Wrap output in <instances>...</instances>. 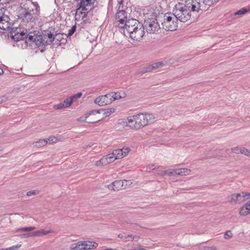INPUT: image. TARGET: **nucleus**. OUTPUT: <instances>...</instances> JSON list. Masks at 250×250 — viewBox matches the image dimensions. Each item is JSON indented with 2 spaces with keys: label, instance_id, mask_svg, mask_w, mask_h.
<instances>
[{
  "label": "nucleus",
  "instance_id": "1",
  "mask_svg": "<svg viewBox=\"0 0 250 250\" xmlns=\"http://www.w3.org/2000/svg\"><path fill=\"white\" fill-rule=\"evenodd\" d=\"M203 10L200 0H185V3L177 4L173 11L178 20L185 22L191 19L192 13L196 14Z\"/></svg>",
  "mask_w": 250,
  "mask_h": 250
},
{
  "label": "nucleus",
  "instance_id": "2",
  "mask_svg": "<svg viewBox=\"0 0 250 250\" xmlns=\"http://www.w3.org/2000/svg\"><path fill=\"white\" fill-rule=\"evenodd\" d=\"M155 119L153 114L139 113L128 116L126 120L121 119L120 123L131 129L138 130L153 123Z\"/></svg>",
  "mask_w": 250,
  "mask_h": 250
},
{
  "label": "nucleus",
  "instance_id": "3",
  "mask_svg": "<svg viewBox=\"0 0 250 250\" xmlns=\"http://www.w3.org/2000/svg\"><path fill=\"white\" fill-rule=\"evenodd\" d=\"M117 12L115 15V24L120 29L125 27L124 23L127 21L126 12L123 9V0H117Z\"/></svg>",
  "mask_w": 250,
  "mask_h": 250
},
{
  "label": "nucleus",
  "instance_id": "4",
  "mask_svg": "<svg viewBox=\"0 0 250 250\" xmlns=\"http://www.w3.org/2000/svg\"><path fill=\"white\" fill-rule=\"evenodd\" d=\"M177 21L174 13H166L164 16V20L162 23L163 29L167 31H174L177 27Z\"/></svg>",
  "mask_w": 250,
  "mask_h": 250
},
{
  "label": "nucleus",
  "instance_id": "5",
  "mask_svg": "<svg viewBox=\"0 0 250 250\" xmlns=\"http://www.w3.org/2000/svg\"><path fill=\"white\" fill-rule=\"evenodd\" d=\"M95 0H82L80 2V7L76 10L75 17L84 18L87 16L88 9L86 6H90L94 3Z\"/></svg>",
  "mask_w": 250,
  "mask_h": 250
},
{
  "label": "nucleus",
  "instance_id": "6",
  "mask_svg": "<svg viewBox=\"0 0 250 250\" xmlns=\"http://www.w3.org/2000/svg\"><path fill=\"white\" fill-rule=\"evenodd\" d=\"M42 38L41 35H37L30 33L27 35L25 39V42L27 45L33 47H39L42 44Z\"/></svg>",
  "mask_w": 250,
  "mask_h": 250
},
{
  "label": "nucleus",
  "instance_id": "7",
  "mask_svg": "<svg viewBox=\"0 0 250 250\" xmlns=\"http://www.w3.org/2000/svg\"><path fill=\"white\" fill-rule=\"evenodd\" d=\"M144 26L146 31L150 34H154L158 31L160 26L156 19L154 18L148 19L144 22Z\"/></svg>",
  "mask_w": 250,
  "mask_h": 250
},
{
  "label": "nucleus",
  "instance_id": "8",
  "mask_svg": "<svg viewBox=\"0 0 250 250\" xmlns=\"http://www.w3.org/2000/svg\"><path fill=\"white\" fill-rule=\"evenodd\" d=\"M249 199H250V193L242 192L231 195L229 201L231 203H240Z\"/></svg>",
  "mask_w": 250,
  "mask_h": 250
},
{
  "label": "nucleus",
  "instance_id": "9",
  "mask_svg": "<svg viewBox=\"0 0 250 250\" xmlns=\"http://www.w3.org/2000/svg\"><path fill=\"white\" fill-rule=\"evenodd\" d=\"M129 35L132 39L137 41H141L145 35L144 26L140 24V26L136 27Z\"/></svg>",
  "mask_w": 250,
  "mask_h": 250
},
{
  "label": "nucleus",
  "instance_id": "10",
  "mask_svg": "<svg viewBox=\"0 0 250 250\" xmlns=\"http://www.w3.org/2000/svg\"><path fill=\"white\" fill-rule=\"evenodd\" d=\"M129 183L130 181L127 180H117L108 185V188L114 190H119L125 188L127 184Z\"/></svg>",
  "mask_w": 250,
  "mask_h": 250
},
{
  "label": "nucleus",
  "instance_id": "11",
  "mask_svg": "<svg viewBox=\"0 0 250 250\" xmlns=\"http://www.w3.org/2000/svg\"><path fill=\"white\" fill-rule=\"evenodd\" d=\"M124 24H125V27L123 28H124L128 34L131 33L132 30H135V28L138 26H140V23L138 21L133 19H129L128 21H126Z\"/></svg>",
  "mask_w": 250,
  "mask_h": 250
},
{
  "label": "nucleus",
  "instance_id": "12",
  "mask_svg": "<svg viewBox=\"0 0 250 250\" xmlns=\"http://www.w3.org/2000/svg\"><path fill=\"white\" fill-rule=\"evenodd\" d=\"M109 93L105 95H102L97 97L95 100V104L100 106H104L105 105L110 104L112 103L111 98L109 97Z\"/></svg>",
  "mask_w": 250,
  "mask_h": 250
},
{
  "label": "nucleus",
  "instance_id": "13",
  "mask_svg": "<svg viewBox=\"0 0 250 250\" xmlns=\"http://www.w3.org/2000/svg\"><path fill=\"white\" fill-rule=\"evenodd\" d=\"M130 148L124 147L122 149H116L113 151L112 155H114L116 160L121 159L126 156L130 152Z\"/></svg>",
  "mask_w": 250,
  "mask_h": 250
},
{
  "label": "nucleus",
  "instance_id": "14",
  "mask_svg": "<svg viewBox=\"0 0 250 250\" xmlns=\"http://www.w3.org/2000/svg\"><path fill=\"white\" fill-rule=\"evenodd\" d=\"M115 111L114 108H108L105 110H93L90 112V115L91 116H99V114L102 113L103 116L102 117L103 118L108 117L112 113H114Z\"/></svg>",
  "mask_w": 250,
  "mask_h": 250
},
{
  "label": "nucleus",
  "instance_id": "15",
  "mask_svg": "<svg viewBox=\"0 0 250 250\" xmlns=\"http://www.w3.org/2000/svg\"><path fill=\"white\" fill-rule=\"evenodd\" d=\"M11 23L9 21V18L7 15H3L0 17V28L5 30L9 29Z\"/></svg>",
  "mask_w": 250,
  "mask_h": 250
},
{
  "label": "nucleus",
  "instance_id": "16",
  "mask_svg": "<svg viewBox=\"0 0 250 250\" xmlns=\"http://www.w3.org/2000/svg\"><path fill=\"white\" fill-rule=\"evenodd\" d=\"M52 232L53 231L51 229H40L38 231H33L32 232H28L27 233L24 234V235L25 237L41 236L42 235H45Z\"/></svg>",
  "mask_w": 250,
  "mask_h": 250
},
{
  "label": "nucleus",
  "instance_id": "17",
  "mask_svg": "<svg viewBox=\"0 0 250 250\" xmlns=\"http://www.w3.org/2000/svg\"><path fill=\"white\" fill-rule=\"evenodd\" d=\"M83 250H90L96 248L98 244L96 242L90 241H81Z\"/></svg>",
  "mask_w": 250,
  "mask_h": 250
},
{
  "label": "nucleus",
  "instance_id": "18",
  "mask_svg": "<svg viewBox=\"0 0 250 250\" xmlns=\"http://www.w3.org/2000/svg\"><path fill=\"white\" fill-rule=\"evenodd\" d=\"M26 34L24 33L23 32H11V37L12 39L16 42H18L20 40L26 39Z\"/></svg>",
  "mask_w": 250,
  "mask_h": 250
},
{
  "label": "nucleus",
  "instance_id": "19",
  "mask_svg": "<svg viewBox=\"0 0 250 250\" xmlns=\"http://www.w3.org/2000/svg\"><path fill=\"white\" fill-rule=\"evenodd\" d=\"M36 229L34 227H23L17 229L16 230V232H19L21 234L19 235L21 238H28L29 237L24 236V234L28 232H31V231Z\"/></svg>",
  "mask_w": 250,
  "mask_h": 250
},
{
  "label": "nucleus",
  "instance_id": "20",
  "mask_svg": "<svg viewBox=\"0 0 250 250\" xmlns=\"http://www.w3.org/2000/svg\"><path fill=\"white\" fill-rule=\"evenodd\" d=\"M126 94L124 92H111L109 93V97L111 98L112 102L116 100L124 98L126 97Z\"/></svg>",
  "mask_w": 250,
  "mask_h": 250
},
{
  "label": "nucleus",
  "instance_id": "21",
  "mask_svg": "<svg viewBox=\"0 0 250 250\" xmlns=\"http://www.w3.org/2000/svg\"><path fill=\"white\" fill-rule=\"evenodd\" d=\"M250 213V200L239 210V214L242 216H246Z\"/></svg>",
  "mask_w": 250,
  "mask_h": 250
},
{
  "label": "nucleus",
  "instance_id": "22",
  "mask_svg": "<svg viewBox=\"0 0 250 250\" xmlns=\"http://www.w3.org/2000/svg\"><path fill=\"white\" fill-rule=\"evenodd\" d=\"M231 152L236 154H243L245 155L248 154V149L245 147H234L231 148Z\"/></svg>",
  "mask_w": 250,
  "mask_h": 250
},
{
  "label": "nucleus",
  "instance_id": "23",
  "mask_svg": "<svg viewBox=\"0 0 250 250\" xmlns=\"http://www.w3.org/2000/svg\"><path fill=\"white\" fill-rule=\"evenodd\" d=\"M88 119L87 120V123H92V124L95 123L100 121V120H101L103 119L102 116H100V114H99V116H91L90 115V112L89 113H88Z\"/></svg>",
  "mask_w": 250,
  "mask_h": 250
},
{
  "label": "nucleus",
  "instance_id": "24",
  "mask_svg": "<svg viewBox=\"0 0 250 250\" xmlns=\"http://www.w3.org/2000/svg\"><path fill=\"white\" fill-rule=\"evenodd\" d=\"M103 157L104 158L105 165L112 163L115 160H116L115 157L113 155H112V152Z\"/></svg>",
  "mask_w": 250,
  "mask_h": 250
},
{
  "label": "nucleus",
  "instance_id": "25",
  "mask_svg": "<svg viewBox=\"0 0 250 250\" xmlns=\"http://www.w3.org/2000/svg\"><path fill=\"white\" fill-rule=\"evenodd\" d=\"M190 170L187 168H178V175L186 176L190 173Z\"/></svg>",
  "mask_w": 250,
  "mask_h": 250
},
{
  "label": "nucleus",
  "instance_id": "26",
  "mask_svg": "<svg viewBox=\"0 0 250 250\" xmlns=\"http://www.w3.org/2000/svg\"><path fill=\"white\" fill-rule=\"evenodd\" d=\"M118 237L125 241H129L134 240V237L132 235H127L126 234H120Z\"/></svg>",
  "mask_w": 250,
  "mask_h": 250
},
{
  "label": "nucleus",
  "instance_id": "27",
  "mask_svg": "<svg viewBox=\"0 0 250 250\" xmlns=\"http://www.w3.org/2000/svg\"><path fill=\"white\" fill-rule=\"evenodd\" d=\"M71 250H83L81 244V241H79L76 243L72 244L70 246Z\"/></svg>",
  "mask_w": 250,
  "mask_h": 250
},
{
  "label": "nucleus",
  "instance_id": "28",
  "mask_svg": "<svg viewBox=\"0 0 250 250\" xmlns=\"http://www.w3.org/2000/svg\"><path fill=\"white\" fill-rule=\"evenodd\" d=\"M47 143V141L45 139L40 140L35 143V146L38 147L44 146Z\"/></svg>",
  "mask_w": 250,
  "mask_h": 250
},
{
  "label": "nucleus",
  "instance_id": "29",
  "mask_svg": "<svg viewBox=\"0 0 250 250\" xmlns=\"http://www.w3.org/2000/svg\"><path fill=\"white\" fill-rule=\"evenodd\" d=\"M250 10V8H247V7L243 8L240 9L239 10H238V11H237L236 13H235L234 15H242L246 14V13L249 12Z\"/></svg>",
  "mask_w": 250,
  "mask_h": 250
},
{
  "label": "nucleus",
  "instance_id": "30",
  "mask_svg": "<svg viewBox=\"0 0 250 250\" xmlns=\"http://www.w3.org/2000/svg\"><path fill=\"white\" fill-rule=\"evenodd\" d=\"M60 137L56 136H50L47 139V142H49L50 144L56 143L60 140Z\"/></svg>",
  "mask_w": 250,
  "mask_h": 250
},
{
  "label": "nucleus",
  "instance_id": "31",
  "mask_svg": "<svg viewBox=\"0 0 250 250\" xmlns=\"http://www.w3.org/2000/svg\"><path fill=\"white\" fill-rule=\"evenodd\" d=\"M73 103L72 100L69 97L65 99L63 102L62 104L64 106V108L68 107L71 105Z\"/></svg>",
  "mask_w": 250,
  "mask_h": 250
},
{
  "label": "nucleus",
  "instance_id": "32",
  "mask_svg": "<svg viewBox=\"0 0 250 250\" xmlns=\"http://www.w3.org/2000/svg\"><path fill=\"white\" fill-rule=\"evenodd\" d=\"M163 65L164 62H162L154 63L151 65L152 69H157L158 68L162 67Z\"/></svg>",
  "mask_w": 250,
  "mask_h": 250
},
{
  "label": "nucleus",
  "instance_id": "33",
  "mask_svg": "<svg viewBox=\"0 0 250 250\" xmlns=\"http://www.w3.org/2000/svg\"><path fill=\"white\" fill-rule=\"evenodd\" d=\"M218 1L219 0H203V3L206 5L210 6Z\"/></svg>",
  "mask_w": 250,
  "mask_h": 250
},
{
  "label": "nucleus",
  "instance_id": "34",
  "mask_svg": "<svg viewBox=\"0 0 250 250\" xmlns=\"http://www.w3.org/2000/svg\"><path fill=\"white\" fill-rule=\"evenodd\" d=\"M33 18L32 15L29 12H26L24 14L23 19L27 21H30Z\"/></svg>",
  "mask_w": 250,
  "mask_h": 250
},
{
  "label": "nucleus",
  "instance_id": "35",
  "mask_svg": "<svg viewBox=\"0 0 250 250\" xmlns=\"http://www.w3.org/2000/svg\"><path fill=\"white\" fill-rule=\"evenodd\" d=\"M95 165L97 167H101L105 165L103 157H102L100 160L96 161Z\"/></svg>",
  "mask_w": 250,
  "mask_h": 250
},
{
  "label": "nucleus",
  "instance_id": "36",
  "mask_svg": "<svg viewBox=\"0 0 250 250\" xmlns=\"http://www.w3.org/2000/svg\"><path fill=\"white\" fill-rule=\"evenodd\" d=\"M170 170L169 169H168L167 170H164V171H159L158 173V174L160 175H161V176H164V175H168L170 176Z\"/></svg>",
  "mask_w": 250,
  "mask_h": 250
},
{
  "label": "nucleus",
  "instance_id": "37",
  "mask_svg": "<svg viewBox=\"0 0 250 250\" xmlns=\"http://www.w3.org/2000/svg\"><path fill=\"white\" fill-rule=\"evenodd\" d=\"M232 237V233L230 231H227L224 235V238L225 239H229Z\"/></svg>",
  "mask_w": 250,
  "mask_h": 250
},
{
  "label": "nucleus",
  "instance_id": "38",
  "mask_svg": "<svg viewBox=\"0 0 250 250\" xmlns=\"http://www.w3.org/2000/svg\"><path fill=\"white\" fill-rule=\"evenodd\" d=\"M88 119V113L85 114V116L81 117L79 118L78 120L79 121L85 122H87V120Z\"/></svg>",
  "mask_w": 250,
  "mask_h": 250
},
{
  "label": "nucleus",
  "instance_id": "39",
  "mask_svg": "<svg viewBox=\"0 0 250 250\" xmlns=\"http://www.w3.org/2000/svg\"><path fill=\"white\" fill-rule=\"evenodd\" d=\"M76 30V26H73L69 30L68 32V36H70L72 35Z\"/></svg>",
  "mask_w": 250,
  "mask_h": 250
},
{
  "label": "nucleus",
  "instance_id": "40",
  "mask_svg": "<svg viewBox=\"0 0 250 250\" xmlns=\"http://www.w3.org/2000/svg\"><path fill=\"white\" fill-rule=\"evenodd\" d=\"M33 5H34L35 10H36V14L38 15L40 12V6L37 2H32Z\"/></svg>",
  "mask_w": 250,
  "mask_h": 250
},
{
  "label": "nucleus",
  "instance_id": "41",
  "mask_svg": "<svg viewBox=\"0 0 250 250\" xmlns=\"http://www.w3.org/2000/svg\"><path fill=\"white\" fill-rule=\"evenodd\" d=\"M21 244H17L12 247L8 248L9 250H17L21 247Z\"/></svg>",
  "mask_w": 250,
  "mask_h": 250
},
{
  "label": "nucleus",
  "instance_id": "42",
  "mask_svg": "<svg viewBox=\"0 0 250 250\" xmlns=\"http://www.w3.org/2000/svg\"><path fill=\"white\" fill-rule=\"evenodd\" d=\"M170 176L178 175V168L177 169H170Z\"/></svg>",
  "mask_w": 250,
  "mask_h": 250
},
{
  "label": "nucleus",
  "instance_id": "43",
  "mask_svg": "<svg viewBox=\"0 0 250 250\" xmlns=\"http://www.w3.org/2000/svg\"><path fill=\"white\" fill-rule=\"evenodd\" d=\"M39 192L38 190H31V191H28L27 192V195L28 196H30L32 195H35L38 194H39Z\"/></svg>",
  "mask_w": 250,
  "mask_h": 250
},
{
  "label": "nucleus",
  "instance_id": "44",
  "mask_svg": "<svg viewBox=\"0 0 250 250\" xmlns=\"http://www.w3.org/2000/svg\"><path fill=\"white\" fill-rule=\"evenodd\" d=\"M62 108H64V106L62 103H60V104H58L55 105L54 106V108L55 109H62Z\"/></svg>",
  "mask_w": 250,
  "mask_h": 250
},
{
  "label": "nucleus",
  "instance_id": "45",
  "mask_svg": "<svg viewBox=\"0 0 250 250\" xmlns=\"http://www.w3.org/2000/svg\"><path fill=\"white\" fill-rule=\"evenodd\" d=\"M7 100L6 97L3 96L0 97V104L3 102H5Z\"/></svg>",
  "mask_w": 250,
  "mask_h": 250
},
{
  "label": "nucleus",
  "instance_id": "46",
  "mask_svg": "<svg viewBox=\"0 0 250 250\" xmlns=\"http://www.w3.org/2000/svg\"><path fill=\"white\" fill-rule=\"evenodd\" d=\"M47 36L49 39H51V42L54 41L55 38L54 35L52 34H48Z\"/></svg>",
  "mask_w": 250,
  "mask_h": 250
},
{
  "label": "nucleus",
  "instance_id": "47",
  "mask_svg": "<svg viewBox=\"0 0 250 250\" xmlns=\"http://www.w3.org/2000/svg\"><path fill=\"white\" fill-rule=\"evenodd\" d=\"M146 168L147 169H154L155 168V167L154 164H150L147 166Z\"/></svg>",
  "mask_w": 250,
  "mask_h": 250
},
{
  "label": "nucleus",
  "instance_id": "48",
  "mask_svg": "<svg viewBox=\"0 0 250 250\" xmlns=\"http://www.w3.org/2000/svg\"><path fill=\"white\" fill-rule=\"evenodd\" d=\"M76 95H74L73 96H72L71 97H70V98L72 100V101H73V103L77 99V97H76Z\"/></svg>",
  "mask_w": 250,
  "mask_h": 250
},
{
  "label": "nucleus",
  "instance_id": "49",
  "mask_svg": "<svg viewBox=\"0 0 250 250\" xmlns=\"http://www.w3.org/2000/svg\"><path fill=\"white\" fill-rule=\"evenodd\" d=\"M75 95L76 96V97H77V99H78V98H80L82 96V94L81 92H79V93H77Z\"/></svg>",
  "mask_w": 250,
  "mask_h": 250
},
{
  "label": "nucleus",
  "instance_id": "50",
  "mask_svg": "<svg viewBox=\"0 0 250 250\" xmlns=\"http://www.w3.org/2000/svg\"><path fill=\"white\" fill-rule=\"evenodd\" d=\"M91 146V145H87L83 147L84 148H88Z\"/></svg>",
  "mask_w": 250,
  "mask_h": 250
},
{
  "label": "nucleus",
  "instance_id": "51",
  "mask_svg": "<svg viewBox=\"0 0 250 250\" xmlns=\"http://www.w3.org/2000/svg\"><path fill=\"white\" fill-rule=\"evenodd\" d=\"M3 73V71L2 68L0 67V75H1Z\"/></svg>",
  "mask_w": 250,
  "mask_h": 250
},
{
  "label": "nucleus",
  "instance_id": "52",
  "mask_svg": "<svg viewBox=\"0 0 250 250\" xmlns=\"http://www.w3.org/2000/svg\"><path fill=\"white\" fill-rule=\"evenodd\" d=\"M248 157H250V151L248 150V154L246 155Z\"/></svg>",
  "mask_w": 250,
  "mask_h": 250
},
{
  "label": "nucleus",
  "instance_id": "53",
  "mask_svg": "<svg viewBox=\"0 0 250 250\" xmlns=\"http://www.w3.org/2000/svg\"><path fill=\"white\" fill-rule=\"evenodd\" d=\"M1 250H8V248H5V249H2Z\"/></svg>",
  "mask_w": 250,
  "mask_h": 250
}]
</instances>
